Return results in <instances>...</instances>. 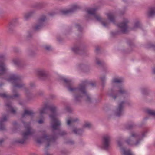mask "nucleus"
<instances>
[{"label":"nucleus","instance_id":"obj_1","mask_svg":"<svg viewBox=\"0 0 155 155\" xmlns=\"http://www.w3.org/2000/svg\"><path fill=\"white\" fill-rule=\"evenodd\" d=\"M62 79L66 83L67 85V88L70 91H74L78 93L77 95L75 96L76 100H78L79 98L85 96L87 97V101H90L89 95L87 93L85 90L86 82H84L80 84L78 88H71L72 84L71 80L68 79L65 77H63Z\"/></svg>","mask_w":155,"mask_h":155},{"label":"nucleus","instance_id":"obj_2","mask_svg":"<svg viewBox=\"0 0 155 155\" xmlns=\"http://www.w3.org/2000/svg\"><path fill=\"white\" fill-rule=\"evenodd\" d=\"M49 110L51 113L50 115V117L51 120V126L53 130H58L59 129L61 124L60 121L56 118V108L54 106H49L46 104L44 107L40 110L41 115L45 113L46 111Z\"/></svg>","mask_w":155,"mask_h":155},{"label":"nucleus","instance_id":"obj_3","mask_svg":"<svg viewBox=\"0 0 155 155\" xmlns=\"http://www.w3.org/2000/svg\"><path fill=\"white\" fill-rule=\"evenodd\" d=\"M97 9L95 8H89L86 10L87 13L89 15L90 18H94L100 22L104 27L107 26L109 22L107 20L101 18L99 14L97 13Z\"/></svg>","mask_w":155,"mask_h":155},{"label":"nucleus","instance_id":"obj_4","mask_svg":"<svg viewBox=\"0 0 155 155\" xmlns=\"http://www.w3.org/2000/svg\"><path fill=\"white\" fill-rule=\"evenodd\" d=\"M6 79L8 81L11 82L15 87L21 88L24 85L21 78L15 75H12L8 78Z\"/></svg>","mask_w":155,"mask_h":155},{"label":"nucleus","instance_id":"obj_5","mask_svg":"<svg viewBox=\"0 0 155 155\" xmlns=\"http://www.w3.org/2000/svg\"><path fill=\"white\" fill-rule=\"evenodd\" d=\"M26 131L23 133L22 136L23 138L21 140H19L17 142L21 144L24 143L25 140L28 138L29 136L31 135L34 132V130L32 129L29 123L25 124Z\"/></svg>","mask_w":155,"mask_h":155},{"label":"nucleus","instance_id":"obj_6","mask_svg":"<svg viewBox=\"0 0 155 155\" xmlns=\"http://www.w3.org/2000/svg\"><path fill=\"white\" fill-rule=\"evenodd\" d=\"M55 139V137L54 136H47L46 134H44L42 137L38 138L37 142L38 143L45 142L47 145L46 147H48L52 142L54 141Z\"/></svg>","mask_w":155,"mask_h":155},{"label":"nucleus","instance_id":"obj_7","mask_svg":"<svg viewBox=\"0 0 155 155\" xmlns=\"http://www.w3.org/2000/svg\"><path fill=\"white\" fill-rule=\"evenodd\" d=\"M139 136L134 133H132L131 135L126 140L127 144L131 145H137L139 142Z\"/></svg>","mask_w":155,"mask_h":155},{"label":"nucleus","instance_id":"obj_8","mask_svg":"<svg viewBox=\"0 0 155 155\" xmlns=\"http://www.w3.org/2000/svg\"><path fill=\"white\" fill-rule=\"evenodd\" d=\"M128 22L127 19H125L123 22L118 25V26L120 29L123 33H127L129 30V28L127 25Z\"/></svg>","mask_w":155,"mask_h":155},{"label":"nucleus","instance_id":"obj_9","mask_svg":"<svg viewBox=\"0 0 155 155\" xmlns=\"http://www.w3.org/2000/svg\"><path fill=\"white\" fill-rule=\"evenodd\" d=\"M110 138L108 135L104 136L103 138L102 148L105 150H107L109 147Z\"/></svg>","mask_w":155,"mask_h":155},{"label":"nucleus","instance_id":"obj_10","mask_svg":"<svg viewBox=\"0 0 155 155\" xmlns=\"http://www.w3.org/2000/svg\"><path fill=\"white\" fill-rule=\"evenodd\" d=\"M124 104V102H121L119 104L118 107L117 109L116 114L117 116H120L122 114Z\"/></svg>","mask_w":155,"mask_h":155},{"label":"nucleus","instance_id":"obj_11","mask_svg":"<svg viewBox=\"0 0 155 155\" xmlns=\"http://www.w3.org/2000/svg\"><path fill=\"white\" fill-rule=\"evenodd\" d=\"M78 8V6L76 5H73L70 9L64 10L61 11L62 14L66 15L75 11Z\"/></svg>","mask_w":155,"mask_h":155},{"label":"nucleus","instance_id":"obj_12","mask_svg":"<svg viewBox=\"0 0 155 155\" xmlns=\"http://www.w3.org/2000/svg\"><path fill=\"white\" fill-rule=\"evenodd\" d=\"M7 71L5 64L2 61H0V76L4 74Z\"/></svg>","mask_w":155,"mask_h":155},{"label":"nucleus","instance_id":"obj_13","mask_svg":"<svg viewBox=\"0 0 155 155\" xmlns=\"http://www.w3.org/2000/svg\"><path fill=\"white\" fill-rule=\"evenodd\" d=\"M45 19V16H42L39 20V25L36 26L35 28V29L38 30L40 29L43 24V22Z\"/></svg>","mask_w":155,"mask_h":155},{"label":"nucleus","instance_id":"obj_14","mask_svg":"<svg viewBox=\"0 0 155 155\" xmlns=\"http://www.w3.org/2000/svg\"><path fill=\"white\" fill-rule=\"evenodd\" d=\"M107 15L110 21L114 23L115 21V17L113 13H109L107 14Z\"/></svg>","mask_w":155,"mask_h":155},{"label":"nucleus","instance_id":"obj_15","mask_svg":"<svg viewBox=\"0 0 155 155\" xmlns=\"http://www.w3.org/2000/svg\"><path fill=\"white\" fill-rule=\"evenodd\" d=\"M34 114L32 111L25 109L24 110V113L22 115V117H23L26 115L33 116Z\"/></svg>","mask_w":155,"mask_h":155},{"label":"nucleus","instance_id":"obj_16","mask_svg":"<svg viewBox=\"0 0 155 155\" xmlns=\"http://www.w3.org/2000/svg\"><path fill=\"white\" fill-rule=\"evenodd\" d=\"M8 117L7 116H3L2 119V121L0 122V130H4V126L3 125V122L7 120Z\"/></svg>","mask_w":155,"mask_h":155},{"label":"nucleus","instance_id":"obj_17","mask_svg":"<svg viewBox=\"0 0 155 155\" xmlns=\"http://www.w3.org/2000/svg\"><path fill=\"white\" fill-rule=\"evenodd\" d=\"M6 106L8 107V108L10 110L11 113L13 114L15 113L16 112V110L12 107L11 103H8L7 104Z\"/></svg>","mask_w":155,"mask_h":155},{"label":"nucleus","instance_id":"obj_18","mask_svg":"<svg viewBox=\"0 0 155 155\" xmlns=\"http://www.w3.org/2000/svg\"><path fill=\"white\" fill-rule=\"evenodd\" d=\"M121 152L123 155H133L130 150H126L124 149H122Z\"/></svg>","mask_w":155,"mask_h":155},{"label":"nucleus","instance_id":"obj_19","mask_svg":"<svg viewBox=\"0 0 155 155\" xmlns=\"http://www.w3.org/2000/svg\"><path fill=\"white\" fill-rule=\"evenodd\" d=\"M18 96V94H16L14 97L11 96L9 95H7L5 93L3 94H0V96L3 98H13L14 97H16Z\"/></svg>","mask_w":155,"mask_h":155},{"label":"nucleus","instance_id":"obj_20","mask_svg":"<svg viewBox=\"0 0 155 155\" xmlns=\"http://www.w3.org/2000/svg\"><path fill=\"white\" fill-rule=\"evenodd\" d=\"M148 15L150 16H152L155 15V8L153 7L150 8L148 13Z\"/></svg>","mask_w":155,"mask_h":155},{"label":"nucleus","instance_id":"obj_21","mask_svg":"<svg viewBox=\"0 0 155 155\" xmlns=\"http://www.w3.org/2000/svg\"><path fill=\"white\" fill-rule=\"evenodd\" d=\"M38 75L40 77H43L45 76L46 74L45 71L43 70H39L37 71Z\"/></svg>","mask_w":155,"mask_h":155},{"label":"nucleus","instance_id":"obj_22","mask_svg":"<svg viewBox=\"0 0 155 155\" xmlns=\"http://www.w3.org/2000/svg\"><path fill=\"white\" fill-rule=\"evenodd\" d=\"M123 81V79L121 78H113V82L115 83H120Z\"/></svg>","mask_w":155,"mask_h":155},{"label":"nucleus","instance_id":"obj_23","mask_svg":"<svg viewBox=\"0 0 155 155\" xmlns=\"http://www.w3.org/2000/svg\"><path fill=\"white\" fill-rule=\"evenodd\" d=\"M146 112L147 114L150 115L155 117V111L151 109H148L147 110Z\"/></svg>","mask_w":155,"mask_h":155},{"label":"nucleus","instance_id":"obj_24","mask_svg":"<svg viewBox=\"0 0 155 155\" xmlns=\"http://www.w3.org/2000/svg\"><path fill=\"white\" fill-rule=\"evenodd\" d=\"M78 119H70L67 120V123L68 125H70L71 124H73L74 122L76 121Z\"/></svg>","mask_w":155,"mask_h":155},{"label":"nucleus","instance_id":"obj_25","mask_svg":"<svg viewBox=\"0 0 155 155\" xmlns=\"http://www.w3.org/2000/svg\"><path fill=\"white\" fill-rule=\"evenodd\" d=\"M140 23L139 21H137L135 24L134 27L132 28V30H135L136 29L140 27Z\"/></svg>","mask_w":155,"mask_h":155},{"label":"nucleus","instance_id":"obj_26","mask_svg":"<svg viewBox=\"0 0 155 155\" xmlns=\"http://www.w3.org/2000/svg\"><path fill=\"white\" fill-rule=\"evenodd\" d=\"M74 133L77 134H81L82 133V130L81 129H74L73 131Z\"/></svg>","mask_w":155,"mask_h":155},{"label":"nucleus","instance_id":"obj_27","mask_svg":"<svg viewBox=\"0 0 155 155\" xmlns=\"http://www.w3.org/2000/svg\"><path fill=\"white\" fill-rule=\"evenodd\" d=\"M13 63L15 65L19 66L20 64V62L18 59H15L13 60Z\"/></svg>","mask_w":155,"mask_h":155},{"label":"nucleus","instance_id":"obj_28","mask_svg":"<svg viewBox=\"0 0 155 155\" xmlns=\"http://www.w3.org/2000/svg\"><path fill=\"white\" fill-rule=\"evenodd\" d=\"M79 50V47L77 46H75L72 48V51L75 53H78Z\"/></svg>","mask_w":155,"mask_h":155},{"label":"nucleus","instance_id":"obj_29","mask_svg":"<svg viewBox=\"0 0 155 155\" xmlns=\"http://www.w3.org/2000/svg\"><path fill=\"white\" fill-rule=\"evenodd\" d=\"M118 89H119L118 93L120 94H122L125 92V91L122 87H119Z\"/></svg>","mask_w":155,"mask_h":155},{"label":"nucleus","instance_id":"obj_30","mask_svg":"<svg viewBox=\"0 0 155 155\" xmlns=\"http://www.w3.org/2000/svg\"><path fill=\"white\" fill-rule=\"evenodd\" d=\"M91 126V124L89 122H86L83 126L84 127L90 128Z\"/></svg>","mask_w":155,"mask_h":155},{"label":"nucleus","instance_id":"obj_31","mask_svg":"<svg viewBox=\"0 0 155 155\" xmlns=\"http://www.w3.org/2000/svg\"><path fill=\"white\" fill-rule=\"evenodd\" d=\"M31 15V13H28L26 14L25 15V18H28L29 16H30Z\"/></svg>","mask_w":155,"mask_h":155},{"label":"nucleus","instance_id":"obj_32","mask_svg":"<svg viewBox=\"0 0 155 155\" xmlns=\"http://www.w3.org/2000/svg\"><path fill=\"white\" fill-rule=\"evenodd\" d=\"M43 119H40L38 121V123L39 124H41L43 123Z\"/></svg>","mask_w":155,"mask_h":155},{"label":"nucleus","instance_id":"obj_33","mask_svg":"<svg viewBox=\"0 0 155 155\" xmlns=\"http://www.w3.org/2000/svg\"><path fill=\"white\" fill-rule=\"evenodd\" d=\"M4 59V57L2 55H1L0 56V60H2Z\"/></svg>","mask_w":155,"mask_h":155},{"label":"nucleus","instance_id":"obj_34","mask_svg":"<svg viewBox=\"0 0 155 155\" xmlns=\"http://www.w3.org/2000/svg\"><path fill=\"white\" fill-rule=\"evenodd\" d=\"M51 47L50 46H46L45 47V48L47 50H49L50 48Z\"/></svg>","mask_w":155,"mask_h":155},{"label":"nucleus","instance_id":"obj_35","mask_svg":"<svg viewBox=\"0 0 155 155\" xmlns=\"http://www.w3.org/2000/svg\"><path fill=\"white\" fill-rule=\"evenodd\" d=\"M101 79L102 81H104L105 80V78L104 77L102 78H101Z\"/></svg>","mask_w":155,"mask_h":155},{"label":"nucleus","instance_id":"obj_36","mask_svg":"<svg viewBox=\"0 0 155 155\" xmlns=\"http://www.w3.org/2000/svg\"><path fill=\"white\" fill-rule=\"evenodd\" d=\"M132 127V126H130V125L129 126H128L127 127V129H131Z\"/></svg>","mask_w":155,"mask_h":155},{"label":"nucleus","instance_id":"obj_37","mask_svg":"<svg viewBox=\"0 0 155 155\" xmlns=\"http://www.w3.org/2000/svg\"><path fill=\"white\" fill-rule=\"evenodd\" d=\"M97 64H100L101 62H100V61H97Z\"/></svg>","mask_w":155,"mask_h":155},{"label":"nucleus","instance_id":"obj_38","mask_svg":"<svg viewBox=\"0 0 155 155\" xmlns=\"http://www.w3.org/2000/svg\"><path fill=\"white\" fill-rule=\"evenodd\" d=\"M66 134V133L65 132H63L61 134V135H63Z\"/></svg>","mask_w":155,"mask_h":155},{"label":"nucleus","instance_id":"obj_39","mask_svg":"<svg viewBox=\"0 0 155 155\" xmlns=\"http://www.w3.org/2000/svg\"><path fill=\"white\" fill-rule=\"evenodd\" d=\"M45 155H50L48 152H46L45 153Z\"/></svg>","mask_w":155,"mask_h":155},{"label":"nucleus","instance_id":"obj_40","mask_svg":"<svg viewBox=\"0 0 155 155\" xmlns=\"http://www.w3.org/2000/svg\"><path fill=\"white\" fill-rule=\"evenodd\" d=\"M3 141V140L2 139H0V143H2Z\"/></svg>","mask_w":155,"mask_h":155},{"label":"nucleus","instance_id":"obj_41","mask_svg":"<svg viewBox=\"0 0 155 155\" xmlns=\"http://www.w3.org/2000/svg\"><path fill=\"white\" fill-rule=\"evenodd\" d=\"M153 72L154 73H155V68H154L153 69Z\"/></svg>","mask_w":155,"mask_h":155},{"label":"nucleus","instance_id":"obj_42","mask_svg":"<svg viewBox=\"0 0 155 155\" xmlns=\"http://www.w3.org/2000/svg\"><path fill=\"white\" fill-rule=\"evenodd\" d=\"M34 85V84H33V83H32V84H30L31 86V87L33 86V85Z\"/></svg>","mask_w":155,"mask_h":155},{"label":"nucleus","instance_id":"obj_43","mask_svg":"<svg viewBox=\"0 0 155 155\" xmlns=\"http://www.w3.org/2000/svg\"><path fill=\"white\" fill-rule=\"evenodd\" d=\"M112 97L114 99H115L116 98V97H117L116 96H112Z\"/></svg>","mask_w":155,"mask_h":155},{"label":"nucleus","instance_id":"obj_44","mask_svg":"<svg viewBox=\"0 0 155 155\" xmlns=\"http://www.w3.org/2000/svg\"><path fill=\"white\" fill-rule=\"evenodd\" d=\"M118 145H119V146H121V145H120V143H118Z\"/></svg>","mask_w":155,"mask_h":155},{"label":"nucleus","instance_id":"obj_45","mask_svg":"<svg viewBox=\"0 0 155 155\" xmlns=\"http://www.w3.org/2000/svg\"><path fill=\"white\" fill-rule=\"evenodd\" d=\"M144 136V135L143 134L142 135V137H143Z\"/></svg>","mask_w":155,"mask_h":155}]
</instances>
